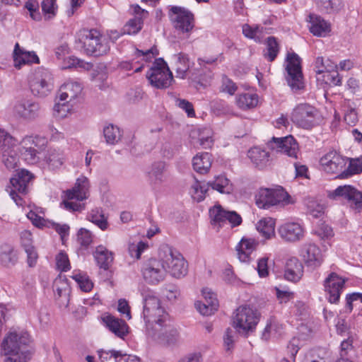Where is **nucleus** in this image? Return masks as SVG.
Masks as SVG:
<instances>
[{
  "instance_id": "10",
  "label": "nucleus",
  "mask_w": 362,
  "mask_h": 362,
  "mask_svg": "<svg viewBox=\"0 0 362 362\" xmlns=\"http://www.w3.org/2000/svg\"><path fill=\"white\" fill-rule=\"evenodd\" d=\"M34 176L26 170H21L15 177L11 178V186L8 187L6 190L8 192L11 197L18 206H22V198L20 194H26L29 183L32 181Z\"/></svg>"
},
{
  "instance_id": "2",
  "label": "nucleus",
  "mask_w": 362,
  "mask_h": 362,
  "mask_svg": "<svg viewBox=\"0 0 362 362\" xmlns=\"http://www.w3.org/2000/svg\"><path fill=\"white\" fill-rule=\"evenodd\" d=\"M143 317L147 333L153 330L156 325H162L168 321V315L160 306V300L156 296L148 295L144 298Z\"/></svg>"
},
{
  "instance_id": "63",
  "label": "nucleus",
  "mask_w": 362,
  "mask_h": 362,
  "mask_svg": "<svg viewBox=\"0 0 362 362\" xmlns=\"http://www.w3.org/2000/svg\"><path fill=\"white\" fill-rule=\"evenodd\" d=\"M163 294L168 298V300L172 301L177 298L180 294V292L177 286L171 285L168 286L163 290Z\"/></svg>"
},
{
  "instance_id": "53",
  "label": "nucleus",
  "mask_w": 362,
  "mask_h": 362,
  "mask_svg": "<svg viewBox=\"0 0 362 362\" xmlns=\"http://www.w3.org/2000/svg\"><path fill=\"white\" fill-rule=\"evenodd\" d=\"M71 278L76 281V282L78 284V286L83 291L88 292L93 287V282L90 281L89 277L86 274L78 273L71 276Z\"/></svg>"
},
{
  "instance_id": "61",
  "label": "nucleus",
  "mask_w": 362,
  "mask_h": 362,
  "mask_svg": "<svg viewBox=\"0 0 362 362\" xmlns=\"http://www.w3.org/2000/svg\"><path fill=\"white\" fill-rule=\"evenodd\" d=\"M267 263V257H262L258 260L257 270L260 277H266L269 275Z\"/></svg>"
},
{
  "instance_id": "57",
  "label": "nucleus",
  "mask_w": 362,
  "mask_h": 362,
  "mask_svg": "<svg viewBox=\"0 0 362 362\" xmlns=\"http://www.w3.org/2000/svg\"><path fill=\"white\" fill-rule=\"evenodd\" d=\"M57 267L58 269L66 272L70 269V263L68 255L64 252H60L56 257Z\"/></svg>"
},
{
  "instance_id": "24",
  "label": "nucleus",
  "mask_w": 362,
  "mask_h": 362,
  "mask_svg": "<svg viewBox=\"0 0 362 362\" xmlns=\"http://www.w3.org/2000/svg\"><path fill=\"white\" fill-rule=\"evenodd\" d=\"M14 66L21 69V66L26 64H38L40 60L34 52H26L21 48L18 43H16L13 50Z\"/></svg>"
},
{
  "instance_id": "62",
  "label": "nucleus",
  "mask_w": 362,
  "mask_h": 362,
  "mask_svg": "<svg viewBox=\"0 0 362 362\" xmlns=\"http://www.w3.org/2000/svg\"><path fill=\"white\" fill-rule=\"evenodd\" d=\"M358 120L356 110L350 107L344 115V121L350 126H354Z\"/></svg>"
},
{
  "instance_id": "3",
  "label": "nucleus",
  "mask_w": 362,
  "mask_h": 362,
  "mask_svg": "<svg viewBox=\"0 0 362 362\" xmlns=\"http://www.w3.org/2000/svg\"><path fill=\"white\" fill-rule=\"evenodd\" d=\"M89 196V181L87 177L82 176L76 180L73 188L65 192V199L62 202L64 208L71 211H81L85 208L81 202L88 199Z\"/></svg>"
},
{
  "instance_id": "22",
  "label": "nucleus",
  "mask_w": 362,
  "mask_h": 362,
  "mask_svg": "<svg viewBox=\"0 0 362 362\" xmlns=\"http://www.w3.org/2000/svg\"><path fill=\"white\" fill-rule=\"evenodd\" d=\"M300 256L308 267L313 268L320 266L323 261L321 250L313 243H307L302 246Z\"/></svg>"
},
{
  "instance_id": "64",
  "label": "nucleus",
  "mask_w": 362,
  "mask_h": 362,
  "mask_svg": "<svg viewBox=\"0 0 362 362\" xmlns=\"http://www.w3.org/2000/svg\"><path fill=\"white\" fill-rule=\"evenodd\" d=\"M178 362H203L202 356L199 352L191 353L181 358Z\"/></svg>"
},
{
  "instance_id": "50",
  "label": "nucleus",
  "mask_w": 362,
  "mask_h": 362,
  "mask_svg": "<svg viewBox=\"0 0 362 362\" xmlns=\"http://www.w3.org/2000/svg\"><path fill=\"white\" fill-rule=\"evenodd\" d=\"M1 160L8 169H13L17 166L18 157L14 151L5 149L2 153Z\"/></svg>"
},
{
  "instance_id": "56",
  "label": "nucleus",
  "mask_w": 362,
  "mask_h": 362,
  "mask_svg": "<svg viewBox=\"0 0 362 362\" xmlns=\"http://www.w3.org/2000/svg\"><path fill=\"white\" fill-rule=\"evenodd\" d=\"M77 240L81 246L87 247L93 241L92 235L89 230L81 228L77 234Z\"/></svg>"
},
{
  "instance_id": "36",
  "label": "nucleus",
  "mask_w": 362,
  "mask_h": 362,
  "mask_svg": "<svg viewBox=\"0 0 362 362\" xmlns=\"http://www.w3.org/2000/svg\"><path fill=\"white\" fill-rule=\"evenodd\" d=\"M55 295L59 298H64L68 301L70 293V286L65 276L59 275L57 277L53 284Z\"/></svg>"
},
{
  "instance_id": "31",
  "label": "nucleus",
  "mask_w": 362,
  "mask_h": 362,
  "mask_svg": "<svg viewBox=\"0 0 362 362\" xmlns=\"http://www.w3.org/2000/svg\"><path fill=\"white\" fill-rule=\"evenodd\" d=\"M211 154L209 153H202L196 155L192 159L194 170L200 174L207 173L211 166Z\"/></svg>"
},
{
  "instance_id": "17",
  "label": "nucleus",
  "mask_w": 362,
  "mask_h": 362,
  "mask_svg": "<svg viewBox=\"0 0 362 362\" xmlns=\"http://www.w3.org/2000/svg\"><path fill=\"white\" fill-rule=\"evenodd\" d=\"M347 159L335 151H330L320 160L322 169L327 173H341L346 165Z\"/></svg>"
},
{
  "instance_id": "51",
  "label": "nucleus",
  "mask_w": 362,
  "mask_h": 362,
  "mask_svg": "<svg viewBox=\"0 0 362 362\" xmlns=\"http://www.w3.org/2000/svg\"><path fill=\"white\" fill-rule=\"evenodd\" d=\"M191 189L194 199H197V202H201L205 197V194L209 189V185H207V183L202 184L196 180L192 185Z\"/></svg>"
},
{
  "instance_id": "41",
  "label": "nucleus",
  "mask_w": 362,
  "mask_h": 362,
  "mask_svg": "<svg viewBox=\"0 0 362 362\" xmlns=\"http://www.w3.org/2000/svg\"><path fill=\"white\" fill-rule=\"evenodd\" d=\"M144 21L141 17L134 16L129 19L122 28V33L127 35H135L138 33L142 28Z\"/></svg>"
},
{
  "instance_id": "35",
  "label": "nucleus",
  "mask_w": 362,
  "mask_h": 362,
  "mask_svg": "<svg viewBox=\"0 0 362 362\" xmlns=\"http://www.w3.org/2000/svg\"><path fill=\"white\" fill-rule=\"evenodd\" d=\"M207 185L222 194H230L233 191V185L224 175L216 177L214 181L207 182Z\"/></svg>"
},
{
  "instance_id": "23",
  "label": "nucleus",
  "mask_w": 362,
  "mask_h": 362,
  "mask_svg": "<svg viewBox=\"0 0 362 362\" xmlns=\"http://www.w3.org/2000/svg\"><path fill=\"white\" fill-rule=\"evenodd\" d=\"M101 320L105 326L119 338L123 339L129 332V327L123 320L110 314H105L101 317Z\"/></svg>"
},
{
  "instance_id": "54",
  "label": "nucleus",
  "mask_w": 362,
  "mask_h": 362,
  "mask_svg": "<svg viewBox=\"0 0 362 362\" xmlns=\"http://www.w3.org/2000/svg\"><path fill=\"white\" fill-rule=\"evenodd\" d=\"M62 103H57L53 108V115L58 119H62L66 117L70 110L69 102L61 101Z\"/></svg>"
},
{
  "instance_id": "5",
  "label": "nucleus",
  "mask_w": 362,
  "mask_h": 362,
  "mask_svg": "<svg viewBox=\"0 0 362 362\" xmlns=\"http://www.w3.org/2000/svg\"><path fill=\"white\" fill-rule=\"evenodd\" d=\"M161 251L164 255H162L160 252V256L166 272L175 278L183 277L187 274V263L180 252L174 251L168 246L163 247Z\"/></svg>"
},
{
  "instance_id": "30",
  "label": "nucleus",
  "mask_w": 362,
  "mask_h": 362,
  "mask_svg": "<svg viewBox=\"0 0 362 362\" xmlns=\"http://www.w3.org/2000/svg\"><path fill=\"white\" fill-rule=\"evenodd\" d=\"M257 243L251 238H242L236 246L238 256L241 262H246L250 260V255L256 249Z\"/></svg>"
},
{
  "instance_id": "9",
  "label": "nucleus",
  "mask_w": 362,
  "mask_h": 362,
  "mask_svg": "<svg viewBox=\"0 0 362 362\" xmlns=\"http://www.w3.org/2000/svg\"><path fill=\"white\" fill-rule=\"evenodd\" d=\"M291 120L298 127L310 129L318 124L320 113L315 107L308 103H300L293 110Z\"/></svg>"
},
{
  "instance_id": "52",
  "label": "nucleus",
  "mask_w": 362,
  "mask_h": 362,
  "mask_svg": "<svg viewBox=\"0 0 362 362\" xmlns=\"http://www.w3.org/2000/svg\"><path fill=\"white\" fill-rule=\"evenodd\" d=\"M41 7L45 19L49 20L56 16L57 10L56 0H43Z\"/></svg>"
},
{
  "instance_id": "32",
  "label": "nucleus",
  "mask_w": 362,
  "mask_h": 362,
  "mask_svg": "<svg viewBox=\"0 0 362 362\" xmlns=\"http://www.w3.org/2000/svg\"><path fill=\"white\" fill-rule=\"evenodd\" d=\"M248 157L258 168L263 169L269 163V153L259 147H254L248 151Z\"/></svg>"
},
{
  "instance_id": "34",
  "label": "nucleus",
  "mask_w": 362,
  "mask_h": 362,
  "mask_svg": "<svg viewBox=\"0 0 362 362\" xmlns=\"http://www.w3.org/2000/svg\"><path fill=\"white\" fill-rule=\"evenodd\" d=\"M17 260V254L11 245L5 244L1 247L0 261L4 267L14 266Z\"/></svg>"
},
{
  "instance_id": "16",
  "label": "nucleus",
  "mask_w": 362,
  "mask_h": 362,
  "mask_svg": "<svg viewBox=\"0 0 362 362\" xmlns=\"http://www.w3.org/2000/svg\"><path fill=\"white\" fill-rule=\"evenodd\" d=\"M328 197L331 199L343 197L347 199L350 206L359 212L362 209V192L351 185L339 186L332 192H329Z\"/></svg>"
},
{
  "instance_id": "12",
  "label": "nucleus",
  "mask_w": 362,
  "mask_h": 362,
  "mask_svg": "<svg viewBox=\"0 0 362 362\" xmlns=\"http://www.w3.org/2000/svg\"><path fill=\"white\" fill-rule=\"evenodd\" d=\"M147 334L158 343L168 346L177 344L180 339L179 332L170 323V320L156 325Z\"/></svg>"
},
{
  "instance_id": "4",
  "label": "nucleus",
  "mask_w": 362,
  "mask_h": 362,
  "mask_svg": "<svg viewBox=\"0 0 362 362\" xmlns=\"http://www.w3.org/2000/svg\"><path fill=\"white\" fill-rule=\"evenodd\" d=\"M3 354L13 351H34L28 332L23 329H12L4 337L1 343Z\"/></svg>"
},
{
  "instance_id": "13",
  "label": "nucleus",
  "mask_w": 362,
  "mask_h": 362,
  "mask_svg": "<svg viewBox=\"0 0 362 362\" xmlns=\"http://www.w3.org/2000/svg\"><path fill=\"white\" fill-rule=\"evenodd\" d=\"M170 18L175 29L182 33L191 31L194 27V15L184 7L173 6L170 9Z\"/></svg>"
},
{
  "instance_id": "55",
  "label": "nucleus",
  "mask_w": 362,
  "mask_h": 362,
  "mask_svg": "<svg viewBox=\"0 0 362 362\" xmlns=\"http://www.w3.org/2000/svg\"><path fill=\"white\" fill-rule=\"evenodd\" d=\"M221 91L227 93L232 95L237 90V86L235 83L226 76H223L221 79Z\"/></svg>"
},
{
  "instance_id": "14",
  "label": "nucleus",
  "mask_w": 362,
  "mask_h": 362,
  "mask_svg": "<svg viewBox=\"0 0 362 362\" xmlns=\"http://www.w3.org/2000/svg\"><path fill=\"white\" fill-rule=\"evenodd\" d=\"M141 272L146 282L151 284H157L164 280L166 269L163 261L150 259L143 264Z\"/></svg>"
},
{
  "instance_id": "59",
  "label": "nucleus",
  "mask_w": 362,
  "mask_h": 362,
  "mask_svg": "<svg viewBox=\"0 0 362 362\" xmlns=\"http://www.w3.org/2000/svg\"><path fill=\"white\" fill-rule=\"evenodd\" d=\"M15 144V139L5 130L0 129V148L9 147Z\"/></svg>"
},
{
  "instance_id": "45",
  "label": "nucleus",
  "mask_w": 362,
  "mask_h": 362,
  "mask_svg": "<svg viewBox=\"0 0 362 362\" xmlns=\"http://www.w3.org/2000/svg\"><path fill=\"white\" fill-rule=\"evenodd\" d=\"M103 134L106 142L109 144H116L122 136L119 127L113 124H109L105 127L103 129Z\"/></svg>"
},
{
  "instance_id": "60",
  "label": "nucleus",
  "mask_w": 362,
  "mask_h": 362,
  "mask_svg": "<svg viewBox=\"0 0 362 362\" xmlns=\"http://www.w3.org/2000/svg\"><path fill=\"white\" fill-rule=\"evenodd\" d=\"M177 105L185 110L189 117H193L195 115V112L193 108V105L188 100L185 99H178L177 100Z\"/></svg>"
},
{
  "instance_id": "38",
  "label": "nucleus",
  "mask_w": 362,
  "mask_h": 362,
  "mask_svg": "<svg viewBox=\"0 0 362 362\" xmlns=\"http://www.w3.org/2000/svg\"><path fill=\"white\" fill-rule=\"evenodd\" d=\"M257 230L266 239H269L275 234V221L272 218H262L257 223Z\"/></svg>"
},
{
  "instance_id": "6",
  "label": "nucleus",
  "mask_w": 362,
  "mask_h": 362,
  "mask_svg": "<svg viewBox=\"0 0 362 362\" xmlns=\"http://www.w3.org/2000/svg\"><path fill=\"white\" fill-rule=\"evenodd\" d=\"M146 78L151 86L159 89L168 88L173 81V74L162 58L155 60L146 73Z\"/></svg>"
},
{
  "instance_id": "21",
  "label": "nucleus",
  "mask_w": 362,
  "mask_h": 362,
  "mask_svg": "<svg viewBox=\"0 0 362 362\" xmlns=\"http://www.w3.org/2000/svg\"><path fill=\"white\" fill-rule=\"evenodd\" d=\"M51 77L47 72L37 73L30 81V88L33 94L37 97L47 95L52 90Z\"/></svg>"
},
{
  "instance_id": "39",
  "label": "nucleus",
  "mask_w": 362,
  "mask_h": 362,
  "mask_svg": "<svg viewBox=\"0 0 362 362\" xmlns=\"http://www.w3.org/2000/svg\"><path fill=\"white\" fill-rule=\"evenodd\" d=\"M236 103L243 110L253 108L258 103V96L255 93H244L237 97Z\"/></svg>"
},
{
  "instance_id": "44",
  "label": "nucleus",
  "mask_w": 362,
  "mask_h": 362,
  "mask_svg": "<svg viewBox=\"0 0 362 362\" xmlns=\"http://www.w3.org/2000/svg\"><path fill=\"white\" fill-rule=\"evenodd\" d=\"M362 172V158L351 159L349 160V166L346 169L344 170L341 174L338 175L340 178H346L354 174H358Z\"/></svg>"
},
{
  "instance_id": "26",
  "label": "nucleus",
  "mask_w": 362,
  "mask_h": 362,
  "mask_svg": "<svg viewBox=\"0 0 362 362\" xmlns=\"http://www.w3.org/2000/svg\"><path fill=\"white\" fill-rule=\"evenodd\" d=\"M82 86L76 81H67L63 84L59 90V100L71 103L81 93Z\"/></svg>"
},
{
  "instance_id": "40",
  "label": "nucleus",
  "mask_w": 362,
  "mask_h": 362,
  "mask_svg": "<svg viewBox=\"0 0 362 362\" xmlns=\"http://www.w3.org/2000/svg\"><path fill=\"white\" fill-rule=\"evenodd\" d=\"M165 163L164 162L154 163L149 172L151 179L156 184L164 182L165 180Z\"/></svg>"
},
{
  "instance_id": "1",
  "label": "nucleus",
  "mask_w": 362,
  "mask_h": 362,
  "mask_svg": "<svg viewBox=\"0 0 362 362\" xmlns=\"http://www.w3.org/2000/svg\"><path fill=\"white\" fill-rule=\"evenodd\" d=\"M76 43L88 55L99 57L107 54L110 50L107 40L95 29L79 30Z\"/></svg>"
},
{
  "instance_id": "20",
  "label": "nucleus",
  "mask_w": 362,
  "mask_h": 362,
  "mask_svg": "<svg viewBox=\"0 0 362 362\" xmlns=\"http://www.w3.org/2000/svg\"><path fill=\"white\" fill-rule=\"evenodd\" d=\"M304 228L296 222H286L278 228V233L281 238L287 243H296L301 240L304 237Z\"/></svg>"
},
{
  "instance_id": "43",
  "label": "nucleus",
  "mask_w": 362,
  "mask_h": 362,
  "mask_svg": "<svg viewBox=\"0 0 362 362\" xmlns=\"http://www.w3.org/2000/svg\"><path fill=\"white\" fill-rule=\"evenodd\" d=\"M33 353L34 351H22L3 354L6 356L4 362H28Z\"/></svg>"
},
{
  "instance_id": "47",
  "label": "nucleus",
  "mask_w": 362,
  "mask_h": 362,
  "mask_svg": "<svg viewBox=\"0 0 362 362\" xmlns=\"http://www.w3.org/2000/svg\"><path fill=\"white\" fill-rule=\"evenodd\" d=\"M279 52V46L276 41V38L272 36L267 39V48L264 54L265 58L269 62H273Z\"/></svg>"
},
{
  "instance_id": "58",
  "label": "nucleus",
  "mask_w": 362,
  "mask_h": 362,
  "mask_svg": "<svg viewBox=\"0 0 362 362\" xmlns=\"http://www.w3.org/2000/svg\"><path fill=\"white\" fill-rule=\"evenodd\" d=\"M25 8L30 11L31 18L35 21L41 19L40 13L38 11V4L34 0H29L25 4Z\"/></svg>"
},
{
  "instance_id": "46",
  "label": "nucleus",
  "mask_w": 362,
  "mask_h": 362,
  "mask_svg": "<svg viewBox=\"0 0 362 362\" xmlns=\"http://www.w3.org/2000/svg\"><path fill=\"white\" fill-rule=\"evenodd\" d=\"M228 211L224 210L220 205L214 206L209 210V215L213 224H218L221 226L226 222Z\"/></svg>"
},
{
  "instance_id": "8",
  "label": "nucleus",
  "mask_w": 362,
  "mask_h": 362,
  "mask_svg": "<svg viewBox=\"0 0 362 362\" xmlns=\"http://www.w3.org/2000/svg\"><path fill=\"white\" fill-rule=\"evenodd\" d=\"M285 78L287 84L293 92H297L304 88V81L301 67V59L299 56L293 52L286 56Z\"/></svg>"
},
{
  "instance_id": "49",
  "label": "nucleus",
  "mask_w": 362,
  "mask_h": 362,
  "mask_svg": "<svg viewBox=\"0 0 362 362\" xmlns=\"http://www.w3.org/2000/svg\"><path fill=\"white\" fill-rule=\"evenodd\" d=\"M88 219L103 230H105L107 228L108 224L107 218H105L102 211L98 209L92 210L88 214Z\"/></svg>"
},
{
  "instance_id": "11",
  "label": "nucleus",
  "mask_w": 362,
  "mask_h": 362,
  "mask_svg": "<svg viewBox=\"0 0 362 362\" xmlns=\"http://www.w3.org/2000/svg\"><path fill=\"white\" fill-rule=\"evenodd\" d=\"M288 193L282 187L277 189L261 188L255 196L256 204L262 209L286 203Z\"/></svg>"
},
{
  "instance_id": "27",
  "label": "nucleus",
  "mask_w": 362,
  "mask_h": 362,
  "mask_svg": "<svg viewBox=\"0 0 362 362\" xmlns=\"http://www.w3.org/2000/svg\"><path fill=\"white\" fill-rule=\"evenodd\" d=\"M21 153L24 160L30 164L36 163L39 160L37 156L39 152L35 149L37 145L34 143L33 137H24L21 141Z\"/></svg>"
},
{
  "instance_id": "33",
  "label": "nucleus",
  "mask_w": 362,
  "mask_h": 362,
  "mask_svg": "<svg viewBox=\"0 0 362 362\" xmlns=\"http://www.w3.org/2000/svg\"><path fill=\"white\" fill-rule=\"evenodd\" d=\"M192 138L197 136L199 144L204 148H210L214 144L213 131L209 127L199 128L191 133Z\"/></svg>"
},
{
  "instance_id": "18",
  "label": "nucleus",
  "mask_w": 362,
  "mask_h": 362,
  "mask_svg": "<svg viewBox=\"0 0 362 362\" xmlns=\"http://www.w3.org/2000/svg\"><path fill=\"white\" fill-rule=\"evenodd\" d=\"M13 112L23 119L33 120L40 115V105L33 100H22L14 105Z\"/></svg>"
},
{
  "instance_id": "48",
  "label": "nucleus",
  "mask_w": 362,
  "mask_h": 362,
  "mask_svg": "<svg viewBox=\"0 0 362 362\" xmlns=\"http://www.w3.org/2000/svg\"><path fill=\"white\" fill-rule=\"evenodd\" d=\"M196 309L202 315L209 316L214 313L218 310V302L214 299V301L200 302L197 301L194 303Z\"/></svg>"
},
{
  "instance_id": "29",
  "label": "nucleus",
  "mask_w": 362,
  "mask_h": 362,
  "mask_svg": "<svg viewBox=\"0 0 362 362\" xmlns=\"http://www.w3.org/2000/svg\"><path fill=\"white\" fill-rule=\"evenodd\" d=\"M93 256L98 267L104 270L109 269L114 259L113 253L103 245L95 248Z\"/></svg>"
},
{
  "instance_id": "25",
  "label": "nucleus",
  "mask_w": 362,
  "mask_h": 362,
  "mask_svg": "<svg viewBox=\"0 0 362 362\" xmlns=\"http://www.w3.org/2000/svg\"><path fill=\"white\" fill-rule=\"evenodd\" d=\"M303 274V266L296 257L289 258L285 265L284 276L291 281H298Z\"/></svg>"
},
{
  "instance_id": "19",
  "label": "nucleus",
  "mask_w": 362,
  "mask_h": 362,
  "mask_svg": "<svg viewBox=\"0 0 362 362\" xmlns=\"http://www.w3.org/2000/svg\"><path fill=\"white\" fill-rule=\"evenodd\" d=\"M345 284V279L334 272H332L324 281L325 290L329 295L328 300L331 303L339 301L341 291Z\"/></svg>"
},
{
  "instance_id": "42",
  "label": "nucleus",
  "mask_w": 362,
  "mask_h": 362,
  "mask_svg": "<svg viewBox=\"0 0 362 362\" xmlns=\"http://www.w3.org/2000/svg\"><path fill=\"white\" fill-rule=\"evenodd\" d=\"M46 163L52 168H57L63 163L64 156L62 152L56 149H49L45 157Z\"/></svg>"
},
{
  "instance_id": "15",
  "label": "nucleus",
  "mask_w": 362,
  "mask_h": 362,
  "mask_svg": "<svg viewBox=\"0 0 362 362\" xmlns=\"http://www.w3.org/2000/svg\"><path fill=\"white\" fill-rule=\"evenodd\" d=\"M267 146L270 149L275 150L289 157L298 158V144L291 135L280 138L274 136L267 143Z\"/></svg>"
},
{
  "instance_id": "28",
  "label": "nucleus",
  "mask_w": 362,
  "mask_h": 362,
  "mask_svg": "<svg viewBox=\"0 0 362 362\" xmlns=\"http://www.w3.org/2000/svg\"><path fill=\"white\" fill-rule=\"evenodd\" d=\"M309 18L310 23L309 30L314 35L325 37L331 31L330 24L320 16L310 14Z\"/></svg>"
},
{
  "instance_id": "7",
  "label": "nucleus",
  "mask_w": 362,
  "mask_h": 362,
  "mask_svg": "<svg viewBox=\"0 0 362 362\" xmlns=\"http://www.w3.org/2000/svg\"><path fill=\"white\" fill-rule=\"evenodd\" d=\"M260 314L256 309L247 305H242L235 310L233 318V327L239 332H252L259 321Z\"/></svg>"
},
{
  "instance_id": "37",
  "label": "nucleus",
  "mask_w": 362,
  "mask_h": 362,
  "mask_svg": "<svg viewBox=\"0 0 362 362\" xmlns=\"http://www.w3.org/2000/svg\"><path fill=\"white\" fill-rule=\"evenodd\" d=\"M190 62L187 54L180 53L177 55V61L175 62V72L176 76L180 78H185L187 73L190 72Z\"/></svg>"
}]
</instances>
